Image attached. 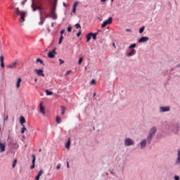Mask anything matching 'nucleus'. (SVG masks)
Instances as JSON below:
<instances>
[{
    "label": "nucleus",
    "mask_w": 180,
    "mask_h": 180,
    "mask_svg": "<svg viewBox=\"0 0 180 180\" xmlns=\"http://www.w3.org/2000/svg\"><path fill=\"white\" fill-rule=\"evenodd\" d=\"M20 82H22V79L18 78L16 83V88H20Z\"/></svg>",
    "instance_id": "obj_21"
},
{
    "label": "nucleus",
    "mask_w": 180,
    "mask_h": 180,
    "mask_svg": "<svg viewBox=\"0 0 180 180\" xmlns=\"http://www.w3.org/2000/svg\"><path fill=\"white\" fill-rule=\"evenodd\" d=\"M62 120L61 117H60V116H56V123H58V124H60V123H61Z\"/></svg>",
    "instance_id": "obj_24"
},
{
    "label": "nucleus",
    "mask_w": 180,
    "mask_h": 180,
    "mask_svg": "<svg viewBox=\"0 0 180 180\" xmlns=\"http://www.w3.org/2000/svg\"><path fill=\"white\" fill-rule=\"evenodd\" d=\"M144 29H145L144 27H141L139 30V33H143V32H144Z\"/></svg>",
    "instance_id": "obj_39"
},
{
    "label": "nucleus",
    "mask_w": 180,
    "mask_h": 180,
    "mask_svg": "<svg viewBox=\"0 0 180 180\" xmlns=\"http://www.w3.org/2000/svg\"><path fill=\"white\" fill-rule=\"evenodd\" d=\"M0 61H1V68H5V64L4 63V56H0Z\"/></svg>",
    "instance_id": "obj_19"
},
{
    "label": "nucleus",
    "mask_w": 180,
    "mask_h": 180,
    "mask_svg": "<svg viewBox=\"0 0 180 180\" xmlns=\"http://www.w3.org/2000/svg\"><path fill=\"white\" fill-rule=\"evenodd\" d=\"M11 146H13L15 148H18V145L16 144V142L11 143Z\"/></svg>",
    "instance_id": "obj_32"
},
{
    "label": "nucleus",
    "mask_w": 180,
    "mask_h": 180,
    "mask_svg": "<svg viewBox=\"0 0 180 180\" xmlns=\"http://www.w3.org/2000/svg\"><path fill=\"white\" fill-rule=\"evenodd\" d=\"M39 112L43 115V116L46 115V110L44 109V107L43 106L42 103H40L39 104Z\"/></svg>",
    "instance_id": "obj_6"
},
{
    "label": "nucleus",
    "mask_w": 180,
    "mask_h": 180,
    "mask_svg": "<svg viewBox=\"0 0 180 180\" xmlns=\"http://www.w3.org/2000/svg\"><path fill=\"white\" fill-rule=\"evenodd\" d=\"M32 165L30 167L31 169H34L35 167V162H36V156H34V155H32Z\"/></svg>",
    "instance_id": "obj_12"
},
{
    "label": "nucleus",
    "mask_w": 180,
    "mask_h": 180,
    "mask_svg": "<svg viewBox=\"0 0 180 180\" xmlns=\"http://www.w3.org/2000/svg\"><path fill=\"white\" fill-rule=\"evenodd\" d=\"M20 122L21 124L26 123V119H25V117L21 116L20 119Z\"/></svg>",
    "instance_id": "obj_22"
},
{
    "label": "nucleus",
    "mask_w": 180,
    "mask_h": 180,
    "mask_svg": "<svg viewBox=\"0 0 180 180\" xmlns=\"http://www.w3.org/2000/svg\"><path fill=\"white\" fill-rule=\"evenodd\" d=\"M77 37H79L81 36V30L79 31V32L77 34Z\"/></svg>",
    "instance_id": "obj_45"
},
{
    "label": "nucleus",
    "mask_w": 180,
    "mask_h": 180,
    "mask_svg": "<svg viewBox=\"0 0 180 180\" xmlns=\"http://www.w3.org/2000/svg\"><path fill=\"white\" fill-rule=\"evenodd\" d=\"M77 6H78V1L75 2L73 5V8H72L73 13H77Z\"/></svg>",
    "instance_id": "obj_18"
},
{
    "label": "nucleus",
    "mask_w": 180,
    "mask_h": 180,
    "mask_svg": "<svg viewBox=\"0 0 180 180\" xmlns=\"http://www.w3.org/2000/svg\"><path fill=\"white\" fill-rule=\"evenodd\" d=\"M39 153H41V149H39Z\"/></svg>",
    "instance_id": "obj_55"
},
{
    "label": "nucleus",
    "mask_w": 180,
    "mask_h": 180,
    "mask_svg": "<svg viewBox=\"0 0 180 180\" xmlns=\"http://www.w3.org/2000/svg\"><path fill=\"white\" fill-rule=\"evenodd\" d=\"M174 179H175V180H179V176H174Z\"/></svg>",
    "instance_id": "obj_46"
},
{
    "label": "nucleus",
    "mask_w": 180,
    "mask_h": 180,
    "mask_svg": "<svg viewBox=\"0 0 180 180\" xmlns=\"http://www.w3.org/2000/svg\"><path fill=\"white\" fill-rule=\"evenodd\" d=\"M69 74H71V70H68L66 73H65V77H67V75H69Z\"/></svg>",
    "instance_id": "obj_41"
},
{
    "label": "nucleus",
    "mask_w": 180,
    "mask_h": 180,
    "mask_svg": "<svg viewBox=\"0 0 180 180\" xmlns=\"http://www.w3.org/2000/svg\"><path fill=\"white\" fill-rule=\"evenodd\" d=\"M136 54V49H132L130 52L128 53V57H131V56H134Z\"/></svg>",
    "instance_id": "obj_16"
},
{
    "label": "nucleus",
    "mask_w": 180,
    "mask_h": 180,
    "mask_svg": "<svg viewBox=\"0 0 180 180\" xmlns=\"http://www.w3.org/2000/svg\"><path fill=\"white\" fill-rule=\"evenodd\" d=\"M16 64H18L16 62L13 63L11 65H8V68H15V67H16Z\"/></svg>",
    "instance_id": "obj_25"
},
{
    "label": "nucleus",
    "mask_w": 180,
    "mask_h": 180,
    "mask_svg": "<svg viewBox=\"0 0 180 180\" xmlns=\"http://www.w3.org/2000/svg\"><path fill=\"white\" fill-rule=\"evenodd\" d=\"M6 120H8V116L6 117Z\"/></svg>",
    "instance_id": "obj_57"
},
{
    "label": "nucleus",
    "mask_w": 180,
    "mask_h": 180,
    "mask_svg": "<svg viewBox=\"0 0 180 180\" xmlns=\"http://www.w3.org/2000/svg\"><path fill=\"white\" fill-rule=\"evenodd\" d=\"M22 129L21 130V134H23L25 131H26V127H25V124H22Z\"/></svg>",
    "instance_id": "obj_29"
},
{
    "label": "nucleus",
    "mask_w": 180,
    "mask_h": 180,
    "mask_svg": "<svg viewBox=\"0 0 180 180\" xmlns=\"http://www.w3.org/2000/svg\"><path fill=\"white\" fill-rule=\"evenodd\" d=\"M82 61H84V58H83L82 57H80V58H79V62H78V63H79V65H81V64H82Z\"/></svg>",
    "instance_id": "obj_33"
},
{
    "label": "nucleus",
    "mask_w": 180,
    "mask_h": 180,
    "mask_svg": "<svg viewBox=\"0 0 180 180\" xmlns=\"http://www.w3.org/2000/svg\"><path fill=\"white\" fill-rule=\"evenodd\" d=\"M37 63H40L42 65H44V63L40 58L37 59Z\"/></svg>",
    "instance_id": "obj_30"
},
{
    "label": "nucleus",
    "mask_w": 180,
    "mask_h": 180,
    "mask_svg": "<svg viewBox=\"0 0 180 180\" xmlns=\"http://www.w3.org/2000/svg\"><path fill=\"white\" fill-rule=\"evenodd\" d=\"M15 15H17V16H20V22L21 23L25 22V18H26V12L20 11L19 8H16L15 10Z\"/></svg>",
    "instance_id": "obj_1"
},
{
    "label": "nucleus",
    "mask_w": 180,
    "mask_h": 180,
    "mask_svg": "<svg viewBox=\"0 0 180 180\" xmlns=\"http://www.w3.org/2000/svg\"><path fill=\"white\" fill-rule=\"evenodd\" d=\"M95 84H96V80H95V79H92L91 81V85H95Z\"/></svg>",
    "instance_id": "obj_38"
},
{
    "label": "nucleus",
    "mask_w": 180,
    "mask_h": 180,
    "mask_svg": "<svg viewBox=\"0 0 180 180\" xmlns=\"http://www.w3.org/2000/svg\"><path fill=\"white\" fill-rule=\"evenodd\" d=\"M44 18H43V12L40 11V22H39V25L41 26L43 23H44Z\"/></svg>",
    "instance_id": "obj_11"
},
{
    "label": "nucleus",
    "mask_w": 180,
    "mask_h": 180,
    "mask_svg": "<svg viewBox=\"0 0 180 180\" xmlns=\"http://www.w3.org/2000/svg\"><path fill=\"white\" fill-rule=\"evenodd\" d=\"M157 131V128L155 127H152V129L149 131V135L148 136V143L150 144L151 143V140H153V136L155 134Z\"/></svg>",
    "instance_id": "obj_2"
},
{
    "label": "nucleus",
    "mask_w": 180,
    "mask_h": 180,
    "mask_svg": "<svg viewBox=\"0 0 180 180\" xmlns=\"http://www.w3.org/2000/svg\"><path fill=\"white\" fill-rule=\"evenodd\" d=\"M178 157H180V149L178 150Z\"/></svg>",
    "instance_id": "obj_51"
},
{
    "label": "nucleus",
    "mask_w": 180,
    "mask_h": 180,
    "mask_svg": "<svg viewBox=\"0 0 180 180\" xmlns=\"http://www.w3.org/2000/svg\"><path fill=\"white\" fill-rule=\"evenodd\" d=\"M95 96H96V92H94L93 94V97L95 98Z\"/></svg>",
    "instance_id": "obj_48"
},
{
    "label": "nucleus",
    "mask_w": 180,
    "mask_h": 180,
    "mask_svg": "<svg viewBox=\"0 0 180 180\" xmlns=\"http://www.w3.org/2000/svg\"><path fill=\"white\" fill-rule=\"evenodd\" d=\"M96 36H98V32L92 33L91 37H93L94 40H96Z\"/></svg>",
    "instance_id": "obj_27"
},
{
    "label": "nucleus",
    "mask_w": 180,
    "mask_h": 180,
    "mask_svg": "<svg viewBox=\"0 0 180 180\" xmlns=\"http://www.w3.org/2000/svg\"><path fill=\"white\" fill-rule=\"evenodd\" d=\"M176 163L180 164V157L179 156H178V158H177Z\"/></svg>",
    "instance_id": "obj_40"
},
{
    "label": "nucleus",
    "mask_w": 180,
    "mask_h": 180,
    "mask_svg": "<svg viewBox=\"0 0 180 180\" xmlns=\"http://www.w3.org/2000/svg\"><path fill=\"white\" fill-rule=\"evenodd\" d=\"M37 79H34V82H37Z\"/></svg>",
    "instance_id": "obj_56"
},
{
    "label": "nucleus",
    "mask_w": 180,
    "mask_h": 180,
    "mask_svg": "<svg viewBox=\"0 0 180 180\" xmlns=\"http://www.w3.org/2000/svg\"><path fill=\"white\" fill-rule=\"evenodd\" d=\"M34 72L39 77H44V73L43 72V70L41 69H35Z\"/></svg>",
    "instance_id": "obj_8"
},
{
    "label": "nucleus",
    "mask_w": 180,
    "mask_h": 180,
    "mask_svg": "<svg viewBox=\"0 0 180 180\" xmlns=\"http://www.w3.org/2000/svg\"><path fill=\"white\" fill-rule=\"evenodd\" d=\"M0 131H1V128H0Z\"/></svg>",
    "instance_id": "obj_61"
},
{
    "label": "nucleus",
    "mask_w": 180,
    "mask_h": 180,
    "mask_svg": "<svg viewBox=\"0 0 180 180\" xmlns=\"http://www.w3.org/2000/svg\"><path fill=\"white\" fill-rule=\"evenodd\" d=\"M112 1V2H113V0H111Z\"/></svg>",
    "instance_id": "obj_59"
},
{
    "label": "nucleus",
    "mask_w": 180,
    "mask_h": 180,
    "mask_svg": "<svg viewBox=\"0 0 180 180\" xmlns=\"http://www.w3.org/2000/svg\"><path fill=\"white\" fill-rule=\"evenodd\" d=\"M71 146V138H68V142L65 144V148L70 150V147Z\"/></svg>",
    "instance_id": "obj_13"
},
{
    "label": "nucleus",
    "mask_w": 180,
    "mask_h": 180,
    "mask_svg": "<svg viewBox=\"0 0 180 180\" xmlns=\"http://www.w3.org/2000/svg\"><path fill=\"white\" fill-rule=\"evenodd\" d=\"M146 144H147V141L143 140V141L141 143V148H144V147H146Z\"/></svg>",
    "instance_id": "obj_23"
},
{
    "label": "nucleus",
    "mask_w": 180,
    "mask_h": 180,
    "mask_svg": "<svg viewBox=\"0 0 180 180\" xmlns=\"http://www.w3.org/2000/svg\"><path fill=\"white\" fill-rule=\"evenodd\" d=\"M60 61V65H61V64H64V60H63L62 59H59Z\"/></svg>",
    "instance_id": "obj_43"
},
{
    "label": "nucleus",
    "mask_w": 180,
    "mask_h": 180,
    "mask_svg": "<svg viewBox=\"0 0 180 180\" xmlns=\"http://www.w3.org/2000/svg\"><path fill=\"white\" fill-rule=\"evenodd\" d=\"M75 27L76 29H81V25H79V23H77L75 24Z\"/></svg>",
    "instance_id": "obj_37"
},
{
    "label": "nucleus",
    "mask_w": 180,
    "mask_h": 180,
    "mask_svg": "<svg viewBox=\"0 0 180 180\" xmlns=\"http://www.w3.org/2000/svg\"><path fill=\"white\" fill-rule=\"evenodd\" d=\"M43 14L45 15V18H46V15H49V14H47V13L46 11H43Z\"/></svg>",
    "instance_id": "obj_47"
},
{
    "label": "nucleus",
    "mask_w": 180,
    "mask_h": 180,
    "mask_svg": "<svg viewBox=\"0 0 180 180\" xmlns=\"http://www.w3.org/2000/svg\"><path fill=\"white\" fill-rule=\"evenodd\" d=\"M64 6H65V3H63Z\"/></svg>",
    "instance_id": "obj_58"
},
{
    "label": "nucleus",
    "mask_w": 180,
    "mask_h": 180,
    "mask_svg": "<svg viewBox=\"0 0 180 180\" xmlns=\"http://www.w3.org/2000/svg\"><path fill=\"white\" fill-rule=\"evenodd\" d=\"M17 162H18V160L15 159L13 162V168H15V167H16Z\"/></svg>",
    "instance_id": "obj_31"
},
{
    "label": "nucleus",
    "mask_w": 180,
    "mask_h": 180,
    "mask_svg": "<svg viewBox=\"0 0 180 180\" xmlns=\"http://www.w3.org/2000/svg\"><path fill=\"white\" fill-rule=\"evenodd\" d=\"M45 92H46V95H53V91L46 90Z\"/></svg>",
    "instance_id": "obj_34"
},
{
    "label": "nucleus",
    "mask_w": 180,
    "mask_h": 180,
    "mask_svg": "<svg viewBox=\"0 0 180 180\" xmlns=\"http://www.w3.org/2000/svg\"><path fill=\"white\" fill-rule=\"evenodd\" d=\"M86 43H88V42L91 40V37H92V32L89 33V34L86 36Z\"/></svg>",
    "instance_id": "obj_20"
},
{
    "label": "nucleus",
    "mask_w": 180,
    "mask_h": 180,
    "mask_svg": "<svg viewBox=\"0 0 180 180\" xmlns=\"http://www.w3.org/2000/svg\"><path fill=\"white\" fill-rule=\"evenodd\" d=\"M124 144H125V146H127V147H129V146H133V144H134V141H133L131 140V139L127 138V139H125Z\"/></svg>",
    "instance_id": "obj_5"
},
{
    "label": "nucleus",
    "mask_w": 180,
    "mask_h": 180,
    "mask_svg": "<svg viewBox=\"0 0 180 180\" xmlns=\"http://www.w3.org/2000/svg\"><path fill=\"white\" fill-rule=\"evenodd\" d=\"M169 107H160V112H169Z\"/></svg>",
    "instance_id": "obj_17"
},
{
    "label": "nucleus",
    "mask_w": 180,
    "mask_h": 180,
    "mask_svg": "<svg viewBox=\"0 0 180 180\" xmlns=\"http://www.w3.org/2000/svg\"><path fill=\"white\" fill-rule=\"evenodd\" d=\"M61 108V115H65V107L60 106Z\"/></svg>",
    "instance_id": "obj_26"
},
{
    "label": "nucleus",
    "mask_w": 180,
    "mask_h": 180,
    "mask_svg": "<svg viewBox=\"0 0 180 180\" xmlns=\"http://www.w3.org/2000/svg\"><path fill=\"white\" fill-rule=\"evenodd\" d=\"M60 168H61V165L58 164L56 167V169H60Z\"/></svg>",
    "instance_id": "obj_42"
},
{
    "label": "nucleus",
    "mask_w": 180,
    "mask_h": 180,
    "mask_svg": "<svg viewBox=\"0 0 180 180\" xmlns=\"http://www.w3.org/2000/svg\"><path fill=\"white\" fill-rule=\"evenodd\" d=\"M65 32V30H62L61 31H60V34H61V36H63V34H64V32Z\"/></svg>",
    "instance_id": "obj_44"
},
{
    "label": "nucleus",
    "mask_w": 180,
    "mask_h": 180,
    "mask_svg": "<svg viewBox=\"0 0 180 180\" xmlns=\"http://www.w3.org/2000/svg\"><path fill=\"white\" fill-rule=\"evenodd\" d=\"M126 32H131V30H130V29H127V30H126Z\"/></svg>",
    "instance_id": "obj_52"
},
{
    "label": "nucleus",
    "mask_w": 180,
    "mask_h": 180,
    "mask_svg": "<svg viewBox=\"0 0 180 180\" xmlns=\"http://www.w3.org/2000/svg\"><path fill=\"white\" fill-rule=\"evenodd\" d=\"M72 30V27L68 26V33H71Z\"/></svg>",
    "instance_id": "obj_35"
},
{
    "label": "nucleus",
    "mask_w": 180,
    "mask_h": 180,
    "mask_svg": "<svg viewBox=\"0 0 180 180\" xmlns=\"http://www.w3.org/2000/svg\"><path fill=\"white\" fill-rule=\"evenodd\" d=\"M56 54H57L56 49H53V51L49 52L48 57L49 58H54V57H56Z\"/></svg>",
    "instance_id": "obj_7"
},
{
    "label": "nucleus",
    "mask_w": 180,
    "mask_h": 180,
    "mask_svg": "<svg viewBox=\"0 0 180 180\" xmlns=\"http://www.w3.org/2000/svg\"><path fill=\"white\" fill-rule=\"evenodd\" d=\"M51 18L52 19H53V20H57V13H56V8H53L50 14H48L46 15V18Z\"/></svg>",
    "instance_id": "obj_3"
},
{
    "label": "nucleus",
    "mask_w": 180,
    "mask_h": 180,
    "mask_svg": "<svg viewBox=\"0 0 180 180\" xmlns=\"http://www.w3.org/2000/svg\"><path fill=\"white\" fill-rule=\"evenodd\" d=\"M44 174V171L43 169L39 170L38 174L35 177V180H40V176H41Z\"/></svg>",
    "instance_id": "obj_10"
},
{
    "label": "nucleus",
    "mask_w": 180,
    "mask_h": 180,
    "mask_svg": "<svg viewBox=\"0 0 180 180\" xmlns=\"http://www.w3.org/2000/svg\"><path fill=\"white\" fill-rule=\"evenodd\" d=\"M176 127H177V130H176V131H178V129H179V124H176Z\"/></svg>",
    "instance_id": "obj_49"
},
{
    "label": "nucleus",
    "mask_w": 180,
    "mask_h": 180,
    "mask_svg": "<svg viewBox=\"0 0 180 180\" xmlns=\"http://www.w3.org/2000/svg\"><path fill=\"white\" fill-rule=\"evenodd\" d=\"M113 20V18L112 17H110L107 20L104 21L103 24L101 25V27H106L108 25H112V22Z\"/></svg>",
    "instance_id": "obj_4"
},
{
    "label": "nucleus",
    "mask_w": 180,
    "mask_h": 180,
    "mask_svg": "<svg viewBox=\"0 0 180 180\" xmlns=\"http://www.w3.org/2000/svg\"><path fill=\"white\" fill-rule=\"evenodd\" d=\"M67 167L68 168H70V163L68 162H67Z\"/></svg>",
    "instance_id": "obj_50"
},
{
    "label": "nucleus",
    "mask_w": 180,
    "mask_h": 180,
    "mask_svg": "<svg viewBox=\"0 0 180 180\" xmlns=\"http://www.w3.org/2000/svg\"><path fill=\"white\" fill-rule=\"evenodd\" d=\"M101 2H106V0H101Z\"/></svg>",
    "instance_id": "obj_54"
},
{
    "label": "nucleus",
    "mask_w": 180,
    "mask_h": 180,
    "mask_svg": "<svg viewBox=\"0 0 180 180\" xmlns=\"http://www.w3.org/2000/svg\"><path fill=\"white\" fill-rule=\"evenodd\" d=\"M150 39V38L147 37H142L139 39V43H146L147 41H148V40Z\"/></svg>",
    "instance_id": "obj_9"
},
{
    "label": "nucleus",
    "mask_w": 180,
    "mask_h": 180,
    "mask_svg": "<svg viewBox=\"0 0 180 180\" xmlns=\"http://www.w3.org/2000/svg\"><path fill=\"white\" fill-rule=\"evenodd\" d=\"M5 143H2L0 142V153H4V151H5Z\"/></svg>",
    "instance_id": "obj_15"
},
{
    "label": "nucleus",
    "mask_w": 180,
    "mask_h": 180,
    "mask_svg": "<svg viewBox=\"0 0 180 180\" xmlns=\"http://www.w3.org/2000/svg\"><path fill=\"white\" fill-rule=\"evenodd\" d=\"M113 46H115V44H113Z\"/></svg>",
    "instance_id": "obj_60"
},
{
    "label": "nucleus",
    "mask_w": 180,
    "mask_h": 180,
    "mask_svg": "<svg viewBox=\"0 0 180 180\" xmlns=\"http://www.w3.org/2000/svg\"><path fill=\"white\" fill-rule=\"evenodd\" d=\"M136 44H132L129 46V49H134L136 47Z\"/></svg>",
    "instance_id": "obj_36"
},
{
    "label": "nucleus",
    "mask_w": 180,
    "mask_h": 180,
    "mask_svg": "<svg viewBox=\"0 0 180 180\" xmlns=\"http://www.w3.org/2000/svg\"><path fill=\"white\" fill-rule=\"evenodd\" d=\"M32 8L34 12H36V11H39V14H40V11L41 12V8L40 7H34V4H32Z\"/></svg>",
    "instance_id": "obj_14"
},
{
    "label": "nucleus",
    "mask_w": 180,
    "mask_h": 180,
    "mask_svg": "<svg viewBox=\"0 0 180 180\" xmlns=\"http://www.w3.org/2000/svg\"><path fill=\"white\" fill-rule=\"evenodd\" d=\"M63 40H64V37L63 35H60V37L59 39L58 44H61L63 43Z\"/></svg>",
    "instance_id": "obj_28"
},
{
    "label": "nucleus",
    "mask_w": 180,
    "mask_h": 180,
    "mask_svg": "<svg viewBox=\"0 0 180 180\" xmlns=\"http://www.w3.org/2000/svg\"><path fill=\"white\" fill-rule=\"evenodd\" d=\"M51 27H54V22L51 23Z\"/></svg>",
    "instance_id": "obj_53"
}]
</instances>
